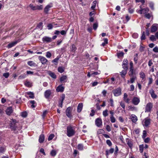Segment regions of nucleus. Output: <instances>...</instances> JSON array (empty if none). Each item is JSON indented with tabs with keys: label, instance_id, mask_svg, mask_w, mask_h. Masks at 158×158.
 Instances as JSON below:
<instances>
[{
	"label": "nucleus",
	"instance_id": "obj_57",
	"mask_svg": "<svg viewBox=\"0 0 158 158\" xmlns=\"http://www.w3.org/2000/svg\"><path fill=\"white\" fill-rule=\"evenodd\" d=\"M51 56H52V54L50 52H48L46 53V56L47 57L50 58L51 57Z\"/></svg>",
	"mask_w": 158,
	"mask_h": 158
},
{
	"label": "nucleus",
	"instance_id": "obj_44",
	"mask_svg": "<svg viewBox=\"0 0 158 158\" xmlns=\"http://www.w3.org/2000/svg\"><path fill=\"white\" fill-rule=\"evenodd\" d=\"M104 42L103 43L101 44V45L102 46H105L106 44H107L108 43V40L107 39L104 38Z\"/></svg>",
	"mask_w": 158,
	"mask_h": 158
},
{
	"label": "nucleus",
	"instance_id": "obj_58",
	"mask_svg": "<svg viewBox=\"0 0 158 158\" xmlns=\"http://www.w3.org/2000/svg\"><path fill=\"white\" fill-rule=\"evenodd\" d=\"M26 77V75L25 74H22L20 75L19 77V79H23Z\"/></svg>",
	"mask_w": 158,
	"mask_h": 158
},
{
	"label": "nucleus",
	"instance_id": "obj_16",
	"mask_svg": "<svg viewBox=\"0 0 158 158\" xmlns=\"http://www.w3.org/2000/svg\"><path fill=\"white\" fill-rule=\"evenodd\" d=\"M42 40L44 42L49 43L52 41V39L51 37L45 36L43 38Z\"/></svg>",
	"mask_w": 158,
	"mask_h": 158
},
{
	"label": "nucleus",
	"instance_id": "obj_26",
	"mask_svg": "<svg viewBox=\"0 0 158 158\" xmlns=\"http://www.w3.org/2000/svg\"><path fill=\"white\" fill-rule=\"evenodd\" d=\"M18 43L17 41L13 42L7 45V47L8 48H10L13 46H15Z\"/></svg>",
	"mask_w": 158,
	"mask_h": 158
},
{
	"label": "nucleus",
	"instance_id": "obj_30",
	"mask_svg": "<svg viewBox=\"0 0 158 158\" xmlns=\"http://www.w3.org/2000/svg\"><path fill=\"white\" fill-rule=\"evenodd\" d=\"M29 96V97L31 98H34V93L31 92H28L26 93Z\"/></svg>",
	"mask_w": 158,
	"mask_h": 158
},
{
	"label": "nucleus",
	"instance_id": "obj_56",
	"mask_svg": "<svg viewBox=\"0 0 158 158\" xmlns=\"http://www.w3.org/2000/svg\"><path fill=\"white\" fill-rule=\"evenodd\" d=\"M149 82L148 85H149L152 84L153 82V79L152 77L148 78Z\"/></svg>",
	"mask_w": 158,
	"mask_h": 158
},
{
	"label": "nucleus",
	"instance_id": "obj_14",
	"mask_svg": "<svg viewBox=\"0 0 158 158\" xmlns=\"http://www.w3.org/2000/svg\"><path fill=\"white\" fill-rule=\"evenodd\" d=\"M71 108L70 107H68L66 111V115L69 118H71L72 117L71 115Z\"/></svg>",
	"mask_w": 158,
	"mask_h": 158
},
{
	"label": "nucleus",
	"instance_id": "obj_62",
	"mask_svg": "<svg viewBox=\"0 0 158 158\" xmlns=\"http://www.w3.org/2000/svg\"><path fill=\"white\" fill-rule=\"evenodd\" d=\"M104 131L102 129H99L97 131V133L99 134H102L104 133Z\"/></svg>",
	"mask_w": 158,
	"mask_h": 158
},
{
	"label": "nucleus",
	"instance_id": "obj_13",
	"mask_svg": "<svg viewBox=\"0 0 158 158\" xmlns=\"http://www.w3.org/2000/svg\"><path fill=\"white\" fill-rule=\"evenodd\" d=\"M132 103L134 105H137L140 102L139 98L137 97H134L133 98Z\"/></svg>",
	"mask_w": 158,
	"mask_h": 158
},
{
	"label": "nucleus",
	"instance_id": "obj_59",
	"mask_svg": "<svg viewBox=\"0 0 158 158\" xmlns=\"http://www.w3.org/2000/svg\"><path fill=\"white\" fill-rule=\"evenodd\" d=\"M3 76L5 78H7L9 76V73H4Z\"/></svg>",
	"mask_w": 158,
	"mask_h": 158
},
{
	"label": "nucleus",
	"instance_id": "obj_45",
	"mask_svg": "<svg viewBox=\"0 0 158 158\" xmlns=\"http://www.w3.org/2000/svg\"><path fill=\"white\" fill-rule=\"evenodd\" d=\"M56 151L54 150H52L50 154V155L53 156H55L56 155Z\"/></svg>",
	"mask_w": 158,
	"mask_h": 158
},
{
	"label": "nucleus",
	"instance_id": "obj_50",
	"mask_svg": "<svg viewBox=\"0 0 158 158\" xmlns=\"http://www.w3.org/2000/svg\"><path fill=\"white\" fill-rule=\"evenodd\" d=\"M47 113H48V111L47 110H45V111H44L43 112V114L42 115L43 119H44V118L45 116H46V115L47 114Z\"/></svg>",
	"mask_w": 158,
	"mask_h": 158
},
{
	"label": "nucleus",
	"instance_id": "obj_23",
	"mask_svg": "<svg viewBox=\"0 0 158 158\" xmlns=\"http://www.w3.org/2000/svg\"><path fill=\"white\" fill-rule=\"evenodd\" d=\"M131 119L133 123H135L137 120V118L135 115L132 114L131 116Z\"/></svg>",
	"mask_w": 158,
	"mask_h": 158
},
{
	"label": "nucleus",
	"instance_id": "obj_42",
	"mask_svg": "<svg viewBox=\"0 0 158 158\" xmlns=\"http://www.w3.org/2000/svg\"><path fill=\"white\" fill-rule=\"evenodd\" d=\"M43 23L42 22L40 23L37 25V28L38 29L41 30L43 28Z\"/></svg>",
	"mask_w": 158,
	"mask_h": 158
},
{
	"label": "nucleus",
	"instance_id": "obj_17",
	"mask_svg": "<svg viewBox=\"0 0 158 158\" xmlns=\"http://www.w3.org/2000/svg\"><path fill=\"white\" fill-rule=\"evenodd\" d=\"M64 87L62 86L61 85H59L56 89V90L57 92H63L64 90Z\"/></svg>",
	"mask_w": 158,
	"mask_h": 158
},
{
	"label": "nucleus",
	"instance_id": "obj_64",
	"mask_svg": "<svg viewBox=\"0 0 158 158\" xmlns=\"http://www.w3.org/2000/svg\"><path fill=\"white\" fill-rule=\"evenodd\" d=\"M136 79V77H134L131 78L130 82L131 83H133L134 81Z\"/></svg>",
	"mask_w": 158,
	"mask_h": 158
},
{
	"label": "nucleus",
	"instance_id": "obj_15",
	"mask_svg": "<svg viewBox=\"0 0 158 158\" xmlns=\"http://www.w3.org/2000/svg\"><path fill=\"white\" fill-rule=\"evenodd\" d=\"M52 94L51 91L50 90H46L45 92L44 93V95L45 97L47 98H49L50 95Z\"/></svg>",
	"mask_w": 158,
	"mask_h": 158
},
{
	"label": "nucleus",
	"instance_id": "obj_12",
	"mask_svg": "<svg viewBox=\"0 0 158 158\" xmlns=\"http://www.w3.org/2000/svg\"><path fill=\"white\" fill-rule=\"evenodd\" d=\"M39 59L42 64H46L48 61L47 59L45 57L42 56H39Z\"/></svg>",
	"mask_w": 158,
	"mask_h": 158
},
{
	"label": "nucleus",
	"instance_id": "obj_48",
	"mask_svg": "<svg viewBox=\"0 0 158 158\" xmlns=\"http://www.w3.org/2000/svg\"><path fill=\"white\" fill-rule=\"evenodd\" d=\"M98 26V23H94L93 25V28L94 30H96Z\"/></svg>",
	"mask_w": 158,
	"mask_h": 158
},
{
	"label": "nucleus",
	"instance_id": "obj_55",
	"mask_svg": "<svg viewBox=\"0 0 158 158\" xmlns=\"http://www.w3.org/2000/svg\"><path fill=\"white\" fill-rule=\"evenodd\" d=\"M31 103L32 104L31 105V107L32 108H34L35 107V106L34 105V104L35 103V102L34 100H31L30 101Z\"/></svg>",
	"mask_w": 158,
	"mask_h": 158
},
{
	"label": "nucleus",
	"instance_id": "obj_4",
	"mask_svg": "<svg viewBox=\"0 0 158 158\" xmlns=\"http://www.w3.org/2000/svg\"><path fill=\"white\" fill-rule=\"evenodd\" d=\"M153 104L151 102L148 103L146 106L145 112H150L152 108Z\"/></svg>",
	"mask_w": 158,
	"mask_h": 158
},
{
	"label": "nucleus",
	"instance_id": "obj_47",
	"mask_svg": "<svg viewBox=\"0 0 158 158\" xmlns=\"http://www.w3.org/2000/svg\"><path fill=\"white\" fill-rule=\"evenodd\" d=\"M108 110H104L103 112V116L105 117H106V116L108 115Z\"/></svg>",
	"mask_w": 158,
	"mask_h": 158
},
{
	"label": "nucleus",
	"instance_id": "obj_2",
	"mask_svg": "<svg viewBox=\"0 0 158 158\" xmlns=\"http://www.w3.org/2000/svg\"><path fill=\"white\" fill-rule=\"evenodd\" d=\"M67 135L69 137L73 136L75 133L74 129L71 126H69L67 127Z\"/></svg>",
	"mask_w": 158,
	"mask_h": 158
},
{
	"label": "nucleus",
	"instance_id": "obj_6",
	"mask_svg": "<svg viewBox=\"0 0 158 158\" xmlns=\"http://www.w3.org/2000/svg\"><path fill=\"white\" fill-rule=\"evenodd\" d=\"M158 28V24H153L151 27V32L152 33L155 32Z\"/></svg>",
	"mask_w": 158,
	"mask_h": 158
},
{
	"label": "nucleus",
	"instance_id": "obj_63",
	"mask_svg": "<svg viewBox=\"0 0 158 158\" xmlns=\"http://www.w3.org/2000/svg\"><path fill=\"white\" fill-rule=\"evenodd\" d=\"M149 6L152 10H153L154 9V4L153 2H151L149 3Z\"/></svg>",
	"mask_w": 158,
	"mask_h": 158
},
{
	"label": "nucleus",
	"instance_id": "obj_21",
	"mask_svg": "<svg viewBox=\"0 0 158 158\" xmlns=\"http://www.w3.org/2000/svg\"><path fill=\"white\" fill-rule=\"evenodd\" d=\"M27 64L30 66L36 67L37 65L32 61H29L27 62Z\"/></svg>",
	"mask_w": 158,
	"mask_h": 158
},
{
	"label": "nucleus",
	"instance_id": "obj_9",
	"mask_svg": "<svg viewBox=\"0 0 158 158\" xmlns=\"http://www.w3.org/2000/svg\"><path fill=\"white\" fill-rule=\"evenodd\" d=\"M52 6V5L51 3L46 6L44 9V13L46 14H48V11L49 10V9Z\"/></svg>",
	"mask_w": 158,
	"mask_h": 158
},
{
	"label": "nucleus",
	"instance_id": "obj_18",
	"mask_svg": "<svg viewBox=\"0 0 158 158\" xmlns=\"http://www.w3.org/2000/svg\"><path fill=\"white\" fill-rule=\"evenodd\" d=\"M12 108L11 107H8L6 110L7 114L10 115L13 112Z\"/></svg>",
	"mask_w": 158,
	"mask_h": 158
},
{
	"label": "nucleus",
	"instance_id": "obj_35",
	"mask_svg": "<svg viewBox=\"0 0 158 158\" xmlns=\"http://www.w3.org/2000/svg\"><path fill=\"white\" fill-rule=\"evenodd\" d=\"M128 108L129 110H131V111H137V108L135 106H128Z\"/></svg>",
	"mask_w": 158,
	"mask_h": 158
},
{
	"label": "nucleus",
	"instance_id": "obj_19",
	"mask_svg": "<svg viewBox=\"0 0 158 158\" xmlns=\"http://www.w3.org/2000/svg\"><path fill=\"white\" fill-rule=\"evenodd\" d=\"M114 149L113 148H111L110 150H107L106 151V155L107 156L110 154H112L113 153Z\"/></svg>",
	"mask_w": 158,
	"mask_h": 158
},
{
	"label": "nucleus",
	"instance_id": "obj_11",
	"mask_svg": "<svg viewBox=\"0 0 158 158\" xmlns=\"http://www.w3.org/2000/svg\"><path fill=\"white\" fill-rule=\"evenodd\" d=\"M96 125L98 127H100L102 125V122L101 118H97L95 121Z\"/></svg>",
	"mask_w": 158,
	"mask_h": 158
},
{
	"label": "nucleus",
	"instance_id": "obj_27",
	"mask_svg": "<svg viewBox=\"0 0 158 158\" xmlns=\"http://www.w3.org/2000/svg\"><path fill=\"white\" fill-rule=\"evenodd\" d=\"M127 70L124 69L121 72H120L121 76L122 77L124 78L125 76L127 74Z\"/></svg>",
	"mask_w": 158,
	"mask_h": 158
},
{
	"label": "nucleus",
	"instance_id": "obj_32",
	"mask_svg": "<svg viewBox=\"0 0 158 158\" xmlns=\"http://www.w3.org/2000/svg\"><path fill=\"white\" fill-rule=\"evenodd\" d=\"M60 59V57L59 56H57L56 58L54 59L52 61V62L53 63H55V65H57L58 63V61Z\"/></svg>",
	"mask_w": 158,
	"mask_h": 158
},
{
	"label": "nucleus",
	"instance_id": "obj_5",
	"mask_svg": "<svg viewBox=\"0 0 158 158\" xmlns=\"http://www.w3.org/2000/svg\"><path fill=\"white\" fill-rule=\"evenodd\" d=\"M151 119L148 118H145L143 122V125L146 127H147L150 124Z\"/></svg>",
	"mask_w": 158,
	"mask_h": 158
},
{
	"label": "nucleus",
	"instance_id": "obj_22",
	"mask_svg": "<svg viewBox=\"0 0 158 158\" xmlns=\"http://www.w3.org/2000/svg\"><path fill=\"white\" fill-rule=\"evenodd\" d=\"M126 141L127 142V144L129 148H131L133 145L132 141L128 138H127L126 139Z\"/></svg>",
	"mask_w": 158,
	"mask_h": 158
},
{
	"label": "nucleus",
	"instance_id": "obj_49",
	"mask_svg": "<svg viewBox=\"0 0 158 158\" xmlns=\"http://www.w3.org/2000/svg\"><path fill=\"white\" fill-rule=\"evenodd\" d=\"M54 137V135L53 134H51L50 135L48 138V141H50Z\"/></svg>",
	"mask_w": 158,
	"mask_h": 158
},
{
	"label": "nucleus",
	"instance_id": "obj_31",
	"mask_svg": "<svg viewBox=\"0 0 158 158\" xmlns=\"http://www.w3.org/2000/svg\"><path fill=\"white\" fill-rule=\"evenodd\" d=\"M134 73V68H130V70L128 72L129 75L130 77H132Z\"/></svg>",
	"mask_w": 158,
	"mask_h": 158
},
{
	"label": "nucleus",
	"instance_id": "obj_39",
	"mask_svg": "<svg viewBox=\"0 0 158 158\" xmlns=\"http://www.w3.org/2000/svg\"><path fill=\"white\" fill-rule=\"evenodd\" d=\"M150 94L151 97L153 98H156L157 97V95L155 94L153 90L150 92Z\"/></svg>",
	"mask_w": 158,
	"mask_h": 158
},
{
	"label": "nucleus",
	"instance_id": "obj_43",
	"mask_svg": "<svg viewBox=\"0 0 158 158\" xmlns=\"http://www.w3.org/2000/svg\"><path fill=\"white\" fill-rule=\"evenodd\" d=\"M25 86L28 87H31V84L29 81H26L24 83Z\"/></svg>",
	"mask_w": 158,
	"mask_h": 158
},
{
	"label": "nucleus",
	"instance_id": "obj_7",
	"mask_svg": "<svg viewBox=\"0 0 158 158\" xmlns=\"http://www.w3.org/2000/svg\"><path fill=\"white\" fill-rule=\"evenodd\" d=\"M113 92L114 95L115 96H118L121 94V89L120 88H118L113 90Z\"/></svg>",
	"mask_w": 158,
	"mask_h": 158
},
{
	"label": "nucleus",
	"instance_id": "obj_61",
	"mask_svg": "<svg viewBox=\"0 0 158 158\" xmlns=\"http://www.w3.org/2000/svg\"><path fill=\"white\" fill-rule=\"evenodd\" d=\"M146 134L147 133L146 131L145 130H144L143 131V135L142 137L143 139H144L147 136Z\"/></svg>",
	"mask_w": 158,
	"mask_h": 158
},
{
	"label": "nucleus",
	"instance_id": "obj_51",
	"mask_svg": "<svg viewBox=\"0 0 158 158\" xmlns=\"http://www.w3.org/2000/svg\"><path fill=\"white\" fill-rule=\"evenodd\" d=\"M150 40L152 41H154L156 40L155 36L153 35H152L150 37Z\"/></svg>",
	"mask_w": 158,
	"mask_h": 158
},
{
	"label": "nucleus",
	"instance_id": "obj_10",
	"mask_svg": "<svg viewBox=\"0 0 158 158\" xmlns=\"http://www.w3.org/2000/svg\"><path fill=\"white\" fill-rule=\"evenodd\" d=\"M61 99H60L58 102V106L62 108V104L63 102L64 99L65 95L64 94H62L61 97Z\"/></svg>",
	"mask_w": 158,
	"mask_h": 158
},
{
	"label": "nucleus",
	"instance_id": "obj_29",
	"mask_svg": "<svg viewBox=\"0 0 158 158\" xmlns=\"http://www.w3.org/2000/svg\"><path fill=\"white\" fill-rule=\"evenodd\" d=\"M48 74L53 78L56 79V75L55 73L50 71L48 72Z\"/></svg>",
	"mask_w": 158,
	"mask_h": 158
},
{
	"label": "nucleus",
	"instance_id": "obj_8",
	"mask_svg": "<svg viewBox=\"0 0 158 158\" xmlns=\"http://www.w3.org/2000/svg\"><path fill=\"white\" fill-rule=\"evenodd\" d=\"M128 64V61L127 59H124L123 60L122 66L123 68L124 69H126L127 70L128 67L127 65Z\"/></svg>",
	"mask_w": 158,
	"mask_h": 158
},
{
	"label": "nucleus",
	"instance_id": "obj_54",
	"mask_svg": "<svg viewBox=\"0 0 158 158\" xmlns=\"http://www.w3.org/2000/svg\"><path fill=\"white\" fill-rule=\"evenodd\" d=\"M145 39V32L144 31H143L142 33V35L141 37V40H144Z\"/></svg>",
	"mask_w": 158,
	"mask_h": 158
},
{
	"label": "nucleus",
	"instance_id": "obj_46",
	"mask_svg": "<svg viewBox=\"0 0 158 158\" xmlns=\"http://www.w3.org/2000/svg\"><path fill=\"white\" fill-rule=\"evenodd\" d=\"M124 53L123 52H121L117 53V56L118 57H123V56Z\"/></svg>",
	"mask_w": 158,
	"mask_h": 158
},
{
	"label": "nucleus",
	"instance_id": "obj_34",
	"mask_svg": "<svg viewBox=\"0 0 158 158\" xmlns=\"http://www.w3.org/2000/svg\"><path fill=\"white\" fill-rule=\"evenodd\" d=\"M139 152L141 153H142L143 152L144 146L143 144H141L139 146Z\"/></svg>",
	"mask_w": 158,
	"mask_h": 158
},
{
	"label": "nucleus",
	"instance_id": "obj_3",
	"mask_svg": "<svg viewBox=\"0 0 158 158\" xmlns=\"http://www.w3.org/2000/svg\"><path fill=\"white\" fill-rule=\"evenodd\" d=\"M29 7L31 9V10H40L43 9V6L42 5H36L34 6L33 4H31L29 5Z\"/></svg>",
	"mask_w": 158,
	"mask_h": 158
},
{
	"label": "nucleus",
	"instance_id": "obj_40",
	"mask_svg": "<svg viewBox=\"0 0 158 158\" xmlns=\"http://www.w3.org/2000/svg\"><path fill=\"white\" fill-rule=\"evenodd\" d=\"M77 148L79 150H82L83 149L84 147L82 144H79L77 145Z\"/></svg>",
	"mask_w": 158,
	"mask_h": 158
},
{
	"label": "nucleus",
	"instance_id": "obj_53",
	"mask_svg": "<svg viewBox=\"0 0 158 158\" xmlns=\"http://www.w3.org/2000/svg\"><path fill=\"white\" fill-rule=\"evenodd\" d=\"M110 119L111 122L112 123H114L116 121V119H115V118H114V116H111L110 117Z\"/></svg>",
	"mask_w": 158,
	"mask_h": 158
},
{
	"label": "nucleus",
	"instance_id": "obj_38",
	"mask_svg": "<svg viewBox=\"0 0 158 158\" xmlns=\"http://www.w3.org/2000/svg\"><path fill=\"white\" fill-rule=\"evenodd\" d=\"M58 70L59 72L62 73L64 71V68L61 67H59L58 68Z\"/></svg>",
	"mask_w": 158,
	"mask_h": 158
},
{
	"label": "nucleus",
	"instance_id": "obj_37",
	"mask_svg": "<svg viewBox=\"0 0 158 158\" xmlns=\"http://www.w3.org/2000/svg\"><path fill=\"white\" fill-rule=\"evenodd\" d=\"M70 49L72 52H74L77 49V48L74 44H72L71 46Z\"/></svg>",
	"mask_w": 158,
	"mask_h": 158
},
{
	"label": "nucleus",
	"instance_id": "obj_24",
	"mask_svg": "<svg viewBox=\"0 0 158 158\" xmlns=\"http://www.w3.org/2000/svg\"><path fill=\"white\" fill-rule=\"evenodd\" d=\"M44 140V136L43 134H41L39 137V141L40 143L43 142Z\"/></svg>",
	"mask_w": 158,
	"mask_h": 158
},
{
	"label": "nucleus",
	"instance_id": "obj_41",
	"mask_svg": "<svg viewBox=\"0 0 158 158\" xmlns=\"http://www.w3.org/2000/svg\"><path fill=\"white\" fill-rule=\"evenodd\" d=\"M138 54L137 53H136L134 57V61L135 64H136L137 63L138 61Z\"/></svg>",
	"mask_w": 158,
	"mask_h": 158
},
{
	"label": "nucleus",
	"instance_id": "obj_52",
	"mask_svg": "<svg viewBox=\"0 0 158 158\" xmlns=\"http://www.w3.org/2000/svg\"><path fill=\"white\" fill-rule=\"evenodd\" d=\"M106 143L109 147L111 146L112 145V143L110 140L108 139L106 141Z\"/></svg>",
	"mask_w": 158,
	"mask_h": 158
},
{
	"label": "nucleus",
	"instance_id": "obj_20",
	"mask_svg": "<svg viewBox=\"0 0 158 158\" xmlns=\"http://www.w3.org/2000/svg\"><path fill=\"white\" fill-rule=\"evenodd\" d=\"M83 104L82 103H79L77 106V111L78 112H80L83 108Z\"/></svg>",
	"mask_w": 158,
	"mask_h": 158
},
{
	"label": "nucleus",
	"instance_id": "obj_28",
	"mask_svg": "<svg viewBox=\"0 0 158 158\" xmlns=\"http://www.w3.org/2000/svg\"><path fill=\"white\" fill-rule=\"evenodd\" d=\"M127 94L125 93L124 94L123 99L127 103H129L130 99L127 98Z\"/></svg>",
	"mask_w": 158,
	"mask_h": 158
},
{
	"label": "nucleus",
	"instance_id": "obj_1",
	"mask_svg": "<svg viewBox=\"0 0 158 158\" xmlns=\"http://www.w3.org/2000/svg\"><path fill=\"white\" fill-rule=\"evenodd\" d=\"M18 124L16 120L15 119H12L10 122V128L15 134L18 133V131H20L21 129L20 126L18 127Z\"/></svg>",
	"mask_w": 158,
	"mask_h": 158
},
{
	"label": "nucleus",
	"instance_id": "obj_60",
	"mask_svg": "<svg viewBox=\"0 0 158 158\" xmlns=\"http://www.w3.org/2000/svg\"><path fill=\"white\" fill-rule=\"evenodd\" d=\"M100 74V73L98 72H95L91 73V76L94 77L96 75H98Z\"/></svg>",
	"mask_w": 158,
	"mask_h": 158
},
{
	"label": "nucleus",
	"instance_id": "obj_36",
	"mask_svg": "<svg viewBox=\"0 0 158 158\" xmlns=\"http://www.w3.org/2000/svg\"><path fill=\"white\" fill-rule=\"evenodd\" d=\"M149 10V9L148 8H142V14H145L148 13Z\"/></svg>",
	"mask_w": 158,
	"mask_h": 158
},
{
	"label": "nucleus",
	"instance_id": "obj_25",
	"mask_svg": "<svg viewBox=\"0 0 158 158\" xmlns=\"http://www.w3.org/2000/svg\"><path fill=\"white\" fill-rule=\"evenodd\" d=\"M67 76L66 75L62 76L60 78V81L61 83L63 82H66V80L67 79Z\"/></svg>",
	"mask_w": 158,
	"mask_h": 158
},
{
	"label": "nucleus",
	"instance_id": "obj_33",
	"mask_svg": "<svg viewBox=\"0 0 158 158\" xmlns=\"http://www.w3.org/2000/svg\"><path fill=\"white\" fill-rule=\"evenodd\" d=\"M140 77L142 79V80H143L145 77V73L143 72H141L139 73Z\"/></svg>",
	"mask_w": 158,
	"mask_h": 158
}]
</instances>
